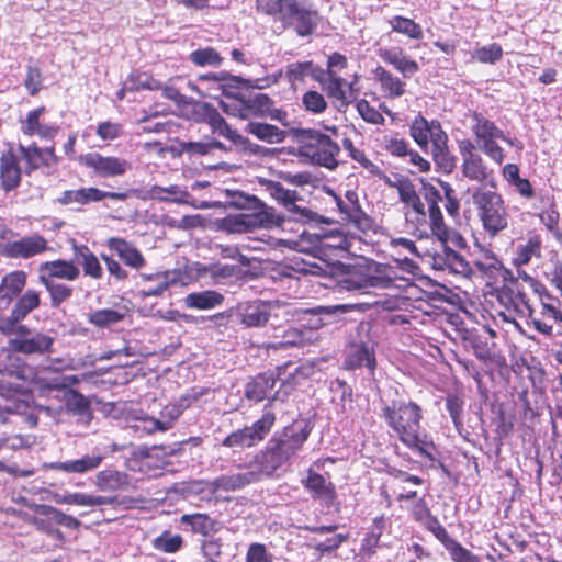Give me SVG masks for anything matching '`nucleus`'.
Segmentation results:
<instances>
[{
	"instance_id": "obj_22",
	"label": "nucleus",
	"mask_w": 562,
	"mask_h": 562,
	"mask_svg": "<svg viewBox=\"0 0 562 562\" xmlns=\"http://www.w3.org/2000/svg\"><path fill=\"white\" fill-rule=\"evenodd\" d=\"M46 112L45 106H40L30 111L25 120L21 121V131L29 136L37 135L43 139H53L58 131V125L44 124L41 116Z\"/></svg>"
},
{
	"instance_id": "obj_34",
	"label": "nucleus",
	"mask_w": 562,
	"mask_h": 562,
	"mask_svg": "<svg viewBox=\"0 0 562 562\" xmlns=\"http://www.w3.org/2000/svg\"><path fill=\"white\" fill-rule=\"evenodd\" d=\"M130 485V475L114 469H105L95 475V486L101 492H116L126 490Z\"/></svg>"
},
{
	"instance_id": "obj_49",
	"label": "nucleus",
	"mask_w": 562,
	"mask_h": 562,
	"mask_svg": "<svg viewBox=\"0 0 562 562\" xmlns=\"http://www.w3.org/2000/svg\"><path fill=\"white\" fill-rule=\"evenodd\" d=\"M345 367L348 369L367 367L372 371L375 368V359L367 347L360 346L349 352L345 360Z\"/></svg>"
},
{
	"instance_id": "obj_24",
	"label": "nucleus",
	"mask_w": 562,
	"mask_h": 562,
	"mask_svg": "<svg viewBox=\"0 0 562 562\" xmlns=\"http://www.w3.org/2000/svg\"><path fill=\"white\" fill-rule=\"evenodd\" d=\"M278 371L277 375L273 372H265L252 378L245 385V397L254 402L267 398L281 375V368H278Z\"/></svg>"
},
{
	"instance_id": "obj_29",
	"label": "nucleus",
	"mask_w": 562,
	"mask_h": 562,
	"mask_svg": "<svg viewBox=\"0 0 562 562\" xmlns=\"http://www.w3.org/2000/svg\"><path fill=\"white\" fill-rule=\"evenodd\" d=\"M201 83L211 82L215 90L221 91L228 98H236V91L246 80L238 76H233L226 71L211 72L199 77Z\"/></svg>"
},
{
	"instance_id": "obj_43",
	"label": "nucleus",
	"mask_w": 562,
	"mask_h": 562,
	"mask_svg": "<svg viewBox=\"0 0 562 562\" xmlns=\"http://www.w3.org/2000/svg\"><path fill=\"white\" fill-rule=\"evenodd\" d=\"M374 78L380 82L382 90L391 98L404 94V82L389 70L379 66L373 70Z\"/></svg>"
},
{
	"instance_id": "obj_23",
	"label": "nucleus",
	"mask_w": 562,
	"mask_h": 562,
	"mask_svg": "<svg viewBox=\"0 0 562 562\" xmlns=\"http://www.w3.org/2000/svg\"><path fill=\"white\" fill-rule=\"evenodd\" d=\"M392 280L379 276H369L362 271H353L339 280V286L346 291H360L368 288L386 289Z\"/></svg>"
},
{
	"instance_id": "obj_26",
	"label": "nucleus",
	"mask_w": 562,
	"mask_h": 562,
	"mask_svg": "<svg viewBox=\"0 0 562 562\" xmlns=\"http://www.w3.org/2000/svg\"><path fill=\"white\" fill-rule=\"evenodd\" d=\"M462 173L471 181L486 183L496 189V179L493 169H490L481 155L470 157L462 162Z\"/></svg>"
},
{
	"instance_id": "obj_55",
	"label": "nucleus",
	"mask_w": 562,
	"mask_h": 562,
	"mask_svg": "<svg viewBox=\"0 0 562 562\" xmlns=\"http://www.w3.org/2000/svg\"><path fill=\"white\" fill-rule=\"evenodd\" d=\"M266 189L271 198L281 204L284 209L291 204L293 199H299V193L296 191L284 188L278 181H267Z\"/></svg>"
},
{
	"instance_id": "obj_47",
	"label": "nucleus",
	"mask_w": 562,
	"mask_h": 562,
	"mask_svg": "<svg viewBox=\"0 0 562 562\" xmlns=\"http://www.w3.org/2000/svg\"><path fill=\"white\" fill-rule=\"evenodd\" d=\"M540 256L541 240L539 237L533 236L528 238L526 244H520L517 246L514 263L517 267L525 266L528 265L533 257L539 258Z\"/></svg>"
},
{
	"instance_id": "obj_59",
	"label": "nucleus",
	"mask_w": 562,
	"mask_h": 562,
	"mask_svg": "<svg viewBox=\"0 0 562 562\" xmlns=\"http://www.w3.org/2000/svg\"><path fill=\"white\" fill-rule=\"evenodd\" d=\"M503 57L502 46L497 43L480 47L474 50L473 58L483 64H495Z\"/></svg>"
},
{
	"instance_id": "obj_48",
	"label": "nucleus",
	"mask_w": 562,
	"mask_h": 562,
	"mask_svg": "<svg viewBox=\"0 0 562 562\" xmlns=\"http://www.w3.org/2000/svg\"><path fill=\"white\" fill-rule=\"evenodd\" d=\"M181 522L190 525L193 532L209 536L216 531V521L206 514H187L181 517Z\"/></svg>"
},
{
	"instance_id": "obj_18",
	"label": "nucleus",
	"mask_w": 562,
	"mask_h": 562,
	"mask_svg": "<svg viewBox=\"0 0 562 562\" xmlns=\"http://www.w3.org/2000/svg\"><path fill=\"white\" fill-rule=\"evenodd\" d=\"M79 276V267L72 260L45 261L38 267V279L75 281Z\"/></svg>"
},
{
	"instance_id": "obj_14",
	"label": "nucleus",
	"mask_w": 562,
	"mask_h": 562,
	"mask_svg": "<svg viewBox=\"0 0 562 562\" xmlns=\"http://www.w3.org/2000/svg\"><path fill=\"white\" fill-rule=\"evenodd\" d=\"M48 249L47 240L38 235L22 237L5 245V254L10 258H31Z\"/></svg>"
},
{
	"instance_id": "obj_37",
	"label": "nucleus",
	"mask_w": 562,
	"mask_h": 562,
	"mask_svg": "<svg viewBox=\"0 0 562 562\" xmlns=\"http://www.w3.org/2000/svg\"><path fill=\"white\" fill-rule=\"evenodd\" d=\"M151 199H156L162 202H173L177 204L194 205L191 201L192 196L190 193L178 184H171L168 187L153 186L149 190Z\"/></svg>"
},
{
	"instance_id": "obj_28",
	"label": "nucleus",
	"mask_w": 562,
	"mask_h": 562,
	"mask_svg": "<svg viewBox=\"0 0 562 562\" xmlns=\"http://www.w3.org/2000/svg\"><path fill=\"white\" fill-rule=\"evenodd\" d=\"M303 486L311 493L313 498L323 499L330 504L336 498L335 485L324 475L308 470L306 479L302 481Z\"/></svg>"
},
{
	"instance_id": "obj_2",
	"label": "nucleus",
	"mask_w": 562,
	"mask_h": 562,
	"mask_svg": "<svg viewBox=\"0 0 562 562\" xmlns=\"http://www.w3.org/2000/svg\"><path fill=\"white\" fill-rule=\"evenodd\" d=\"M311 431L312 426L306 419L294 420L273 435L266 449L256 456V464L266 476L272 475L302 449Z\"/></svg>"
},
{
	"instance_id": "obj_53",
	"label": "nucleus",
	"mask_w": 562,
	"mask_h": 562,
	"mask_svg": "<svg viewBox=\"0 0 562 562\" xmlns=\"http://www.w3.org/2000/svg\"><path fill=\"white\" fill-rule=\"evenodd\" d=\"M244 99L249 119L266 117V114L269 113V105H273V101L265 93H256Z\"/></svg>"
},
{
	"instance_id": "obj_40",
	"label": "nucleus",
	"mask_w": 562,
	"mask_h": 562,
	"mask_svg": "<svg viewBox=\"0 0 562 562\" xmlns=\"http://www.w3.org/2000/svg\"><path fill=\"white\" fill-rule=\"evenodd\" d=\"M224 296L214 290H205L188 294L184 299V305L194 310H211L221 305Z\"/></svg>"
},
{
	"instance_id": "obj_12",
	"label": "nucleus",
	"mask_w": 562,
	"mask_h": 562,
	"mask_svg": "<svg viewBox=\"0 0 562 562\" xmlns=\"http://www.w3.org/2000/svg\"><path fill=\"white\" fill-rule=\"evenodd\" d=\"M317 82L322 86L326 94L335 100L339 110L347 109L357 97V90L353 88L352 83H349L348 90H346L344 88L345 85H347L346 80L337 76V74L326 75L325 69H323V74L319 76Z\"/></svg>"
},
{
	"instance_id": "obj_44",
	"label": "nucleus",
	"mask_w": 562,
	"mask_h": 562,
	"mask_svg": "<svg viewBox=\"0 0 562 562\" xmlns=\"http://www.w3.org/2000/svg\"><path fill=\"white\" fill-rule=\"evenodd\" d=\"M67 411L79 416L85 423L91 420L90 402L76 390H69L65 396Z\"/></svg>"
},
{
	"instance_id": "obj_42",
	"label": "nucleus",
	"mask_w": 562,
	"mask_h": 562,
	"mask_svg": "<svg viewBox=\"0 0 562 562\" xmlns=\"http://www.w3.org/2000/svg\"><path fill=\"white\" fill-rule=\"evenodd\" d=\"M205 106L207 109V123L212 127L213 132L218 133L221 136H224L234 143L244 144L247 142L244 136L229 127L225 119L215 109L207 104Z\"/></svg>"
},
{
	"instance_id": "obj_57",
	"label": "nucleus",
	"mask_w": 562,
	"mask_h": 562,
	"mask_svg": "<svg viewBox=\"0 0 562 562\" xmlns=\"http://www.w3.org/2000/svg\"><path fill=\"white\" fill-rule=\"evenodd\" d=\"M189 59L198 66H220L223 61L220 53L213 47L196 49L190 54Z\"/></svg>"
},
{
	"instance_id": "obj_9",
	"label": "nucleus",
	"mask_w": 562,
	"mask_h": 562,
	"mask_svg": "<svg viewBox=\"0 0 562 562\" xmlns=\"http://www.w3.org/2000/svg\"><path fill=\"white\" fill-rule=\"evenodd\" d=\"M262 476H266V473L261 472V467L256 464L255 459L248 470L244 472L224 474L211 481L209 483V490L213 493L220 491L233 492L260 481Z\"/></svg>"
},
{
	"instance_id": "obj_19",
	"label": "nucleus",
	"mask_w": 562,
	"mask_h": 562,
	"mask_svg": "<svg viewBox=\"0 0 562 562\" xmlns=\"http://www.w3.org/2000/svg\"><path fill=\"white\" fill-rule=\"evenodd\" d=\"M426 200L428 202V213L430 221L431 233L441 241L447 243L450 236V231L443 222V216L438 205L441 200L440 192L432 186L427 189Z\"/></svg>"
},
{
	"instance_id": "obj_32",
	"label": "nucleus",
	"mask_w": 562,
	"mask_h": 562,
	"mask_svg": "<svg viewBox=\"0 0 562 562\" xmlns=\"http://www.w3.org/2000/svg\"><path fill=\"white\" fill-rule=\"evenodd\" d=\"M16 302L10 312L9 321L11 324L23 321L31 312L36 310L41 304L40 292L33 289L26 290L22 295L16 297Z\"/></svg>"
},
{
	"instance_id": "obj_17",
	"label": "nucleus",
	"mask_w": 562,
	"mask_h": 562,
	"mask_svg": "<svg viewBox=\"0 0 562 562\" xmlns=\"http://www.w3.org/2000/svg\"><path fill=\"white\" fill-rule=\"evenodd\" d=\"M236 315L244 326L260 327L269 321L270 306L260 300L240 303L236 308Z\"/></svg>"
},
{
	"instance_id": "obj_5",
	"label": "nucleus",
	"mask_w": 562,
	"mask_h": 562,
	"mask_svg": "<svg viewBox=\"0 0 562 562\" xmlns=\"http://www.w3.org/2000/svg\"><path fill=\"white\" fill-rule=\"evenodd\" d=\"M299 154L313 164L334 170L338 166L340 148L328 135L315 130H302Z\"/></svg>"
},
{
	"instance_id": "obj_52",
	"label": "nucleus",
	"mask_w": 562,
	"mask_h": 562,
	"mask_svg": "<svg viewBox=\"0 0 562 562\" xmlns=\"http://www.w3.org/2000/svg\"><path fill=\"white\" fill-rule=\"evenodd\" d=\"M390 24L392 30L396 33L404 34L413 40L423 38L424 33L422 26L408 18L395 15L390 20Z\"/></svg>"
},
{
	"instance_id": "obj_50",
	"label": "nucleus",
	"mask_w": 562,
	"mask_h": 562,
	"mask_svg": "<svg viewBox=\"0 0 562 562\" xmlns=\"http://www.w3.org/2000/svg\"><path fill=\"white\" fill-rule=\"evenodd\" d=\"M125 88L130 91L159 90L161 83L147 72L133 71L125 80Z\"/></svg>"
},
{
	"instance_id": "obj_56",
	"label": "nucleus",
	"mask_w": 562,
	"mask_h": 562,
	"mask_svg": "<svg viewBox=\"0 0 562 562\" xmlns=\"http://www.w3.org/2000/svg\"><path fill=\"white\" fill-rule=\"evenodd\" d=\"M182 543L183 539L180 535H171L169 531H164L153 540V547L165 553H175L179 551Z\"/></svg>"
},
{
	"instance_id": "obj_13",
	"label": "nucleus",
	"mask_w": 562,
	"mask_h": 562,
	"mask_svg": "<svg viewBox=\"0 0 562 562\" xmlns=\"http://www.w3.org/2000/svg\"><path fill=\"white\" fill-rule=\"evenodd\" d=\"M352 311H363L362 304H334V305H321L313 308L303 310L304 315L313 316L308 322V326L312 329H318L326 326L333 321L339 318L341 315Z\"/></svg>"
},
{
	"instance_id": "obj_25",
	"label": "nucleus",
	"mask_w": 562,
	"mask_h": 562,
	"mask_svg": "<svg viewBox=\"0 0 562 562\" xmlns=\"http://www.w3.org/2000/svg\"><path fill=\"white\" fill-rule=\"evenodd\" d=\"M308 0H256L257 11L282 22Z\"/></svg>"
},
{
	"instance_id": "obj_58",
	"label": "nucleus",
	"mask_w": 562,
	"mask_h": 562,
	"mask_svg": "<svg viewBox=\"0 0 562 562\" xmlns=\"http://www.w3.org/2000/svg\"><path fill=\"white\" fill-rule=\"evenodd\" d=\"M83 195V204H88L90 202H100L103 199H112L116 201H125L128 196V192H109L102 191L94 187L81 188Z\"/></svg>"
},
{
	"instance_id": "obj_31",
	"label": "nucleus",
	"mask_w": 562,
	"mask_h": 562,
	"mask_svg": "<svg viewBox=\"0 0 562 562\" xmlns=\"http://www.w3.org/2000/svg\"><path fill=\"white\" fill-rule=\"evenodd\" d=\"M0 395L7 398L3 406L12 415H20L24 417V422L29 427L34 428L38 424V416L34 413L32 401L29 396H13L9 397L3 391H0Z\"/></svg>"
},
{
	"instance_id": "obj_54",
	"label": "nucleus",
	"mask_w": 562,
	"mask_h": 562,
	"mask_svg": "<svg viewBox=\"0 0 562 562\" xmlns=\"http://www.w3.org/2000/svg\"><path fill=\"white\" fill-rule=\"evenodd\" d=\"M431 153L435 162L445 171L450 172L454 166L456 160L448 148V136L440 140L439 145L431 146Z\"/></svg>"
},
{
	"instance_id": "obj_6",
	"label": "nucleus",
	"mask_w": 562,
	"mask_h": 562,
	"mask_svg": "<svg viewBox=\"0 0 562 562\" xmlns=\"http://www.w3.org/2000/svg\"><path fill=\"white\" fill-rule=\"evenodd\" d=\"M276 422V416L271 412H266L260 419L256 420L251 426L229 434L222 442L224 447H252L262 441L271 430Z\"/></svg>"
},
{
	"instance_id": "obj_51",
	"label": "nucleus",
	"mask_w": 562,
	"mask_h": 562,
	"mask_svg": "<svg viewBox=\"0 0 562 562\" xmlns=\"http://www.w3.org/2000/svg\"><path fill=\"white\" fill-rule=\"evenodd\" d=\"M474 266L477 270L488 277H493L498 273L503 268L502 261L490 249L482 248L481 254L475 258Z\"/></svg>"
},
{
	"instance_id": "obj_36",
	"label": "nucleus",
	"mask_w": 562,
	"mask_h": 562,
	"mask_svg": "<svg viewBox=\"0 0 562 562\" xmlns=\"http://www.w3.org/2000/svg\"><path fill=\"white\" fill-rule=\"evenodd\" d=\"M74 257L77 266H81L83 273L92 279H101L102 267L97 256L85 245H74Z\"/></svg>"
},
{
	"instance_id": "obj_11",
	"label": "nucleus",
	"mask_w": 562,
	"mask_h": 562,
	"mask_svg": "<svg viewBox=\"0 0 562 562\" xmlns=\"http://www.w3.org/2000/svg\"><path fill=\"white\" fill-rule=\"evenodd\" d=\"M319 21L318 11L308 1L280 23L284 30L293 29L297 36L306 37L316 31Z\"/></svg>"
},
{
	"instance_id": "obj_46",
	"label": "nucleus",
	"mask_w": 562,
	"mask_h": 562,
	"mask_svg": "<svg viewBox=\"0 0 562 562\" xmlns=\"http://www.w3.org/2000/svg\"><path fill=\"white\" fill-rule=\"evenodd\" d=\"M38 281L48 292L52 307H59L72 295V288L66 283L53 279H38Z\"/></svg>"
},
{
	"instance_id": "obj_41",
	"label": "nucleus",
	"mask_w": 562,
	"mask_h": 562,
	"mask_svg": "<svg viewBox=\"0 0 562 562\" xmlns=\"http://www.w3.org/2000/svg\"><path fill=\"white\" fill-rule=\"evenodd\" d=\"M246 132L269 144H279L286 138L284 130L262 122H249L246 126Z\"/></svg>"
},
{
	"instance_id": "obj_8",
	"label": "nucleus",
	"mask_w": 562,
	"mask_h": 562,
	"mask_svg": "<svg viewBox=\"0 0 562 562\" xmlns=\"http://www.w3.org/2000/svg\"><path fill=\"white\" fill-rule=\"evenodd\" d=\"M79 162L94 171L100 177H120L132 168V164L116 156H102L99 153H88L79 157Z\"/></svg>"
},
{
	"instance_id": "obj_16",
	"label": "nucleus",
	"mask_w": 562,
	"mask_h": 562,
	"mask_svg": "<svg viewBox=\"0 0 562 562\" xmlns=\"http://www.w3.org/2000/svg\"><path fill=\"white\" fill-rule=\"evenodd\" d=\"M104 457L101 453L85 454L79 459L44 463V469L63 471L70 474H85L100 467Z\"/></svg>"
},
{
	"instance_id": "obj_38",
	"label": "nucleus",
	"mask_w": 562,
	"mask_h": 562,
	"mask_svg": "<svg viewBox=\"0 0 562 562\" xmlns=\"http://www.w3.org/2000/svg\"><path fill=\"white\" fill-rule=\"evenodd\" d=\"M128 313L130 308L125 305L114 308H101L90 313L88 315V322L95 327L104 328L122 322Z\"/></svg>"
},
{
	"instance_id": "obj_63",
	"label": "nucleus",
	"mask_w": 562,
	"mask_h": 562,
	"mask_svg": "<svg viewBox=\"0 0 562 562\" xmlns=\"http://www.w3.org/2000/svg\"><path fill=\"white\" fill-rule=\"evenodd\" d=\"M221 108L228 115L239 117L241 120H249L244 98L236 97L232 98L229 101H222Z\"/></svg>"
},
{
	"instance_id": "obj_62",
	"label": "nucleus",
	"mask_w": 562,
	"mask_h": 562,
	"mask_svg": "<svg viewBox=\"0 0 562 562\" xmlns=\"http://www.w3.org/2000/svg\"><path fill=\"white\" fill-rule=\"evenodd\" d=\"M302 103L306 111L315 114L324 112L327 108V102L323 94L314 90L304 93Z\"/></svg>"
},
{
	"instance_id": "obj_61",
	"label": "nucleus",
	"mask_w": 562,
	"mask_h": 562,
	"mask_svg": "<svg viewBox=\"0 0 562 562\" xmlns=\"http://www.w3.org/2000/svg\"><path fill=\"white\" fill-rule=\"evenodd\" d=\"M204 271L214 280L216 283H221L229 278L237 274L238 269L232 265H210L204 268Z\"/></svg>"
},
{
	"instance_id": "obj_30",
	"label": "nucleus",
	"mask_w": 562,
	"mask_h": 562,
	"mask_svg": "<svg viewBox=\"0 0 562 562\" xmlns=\"http://www.w3.org/2000/svg\"><path fill=\"white\" fill-rule=\"evenodd\" d=\"M379 56L402 72L405 78L412 77L419 70L418 64L405 56L398 47L380 49Z\"/></svg>"
},
{
	"instance_id": "obj_21",
	"label": "nucleus",
	"mask_w": 562,
	"mask_h": 562,
	"mask_svg": "<svg viewBox=\"0 0 562 562\" xmlns=\"http://www.w3.org/2000/svg\"><path fill=\"white\" fill-rule=\"evenodd\" d=\"M106 246L119 256L125 266L135 270H140L145 267L146 260L144 256L132 243L123 238L111 237L106 240Z\"/></svg>"
},
{
	"instance_id": "obj_45",
	"label": "nucleus",
	"mask_w": 562,
	"mask_h": 562,
	"mask_svg": "<svg viewBox=\"0 0 562 562\" xmlns=\"http://www.w3.org/2000/svg\"><path fill=\"white\" fill-rule=\"evenodd\" d=\"M341 213L346 214L347 220L351 222L355 227L363 233L372 229L373 221L359 207L358 204L338 203Z\"/></svg>"
},
{
	"instance_id": "obj_27",
	"label": "nucleus",
	"mask_w": 562,
	"mask_h": 562,
	"mask_svg": "<svg viewBox=\"0 0 562 562\" xmlns=\"http://www.w3.org/2000/svg\"><path fill=\"white\" fill-rule=\"evenodd\" d=\"M1 188L9 192L16 189L21 182V168L19 160L12 150L3 153L0 157Z\"/></svg>"
},
{
	"instance_id": "obj_4",
	"label": "nucleus",
	"mask_w": 562,
	"mask_h": 562,
	"mask_svg": "<svg viewBox=\"0 0 562 562\" xmlns=\"http://www.w3.org/2000/svg\"><path fill=\"white\" fill-rule=\"evenodd\" d=\"M472 202L483 229L490 237L497 236L508 227L509 214L505 201L495 189H488L485 186L474 187Z\"/></svg>"
},
{
	"instance_id": "obj_3",
	"label": "nucleus",
	"mask_w": 562,
	"mask_h": 562,
	"mask_svg": "<svg viewBox=\"0 0 562 562\" xmlns=\"http://www.w3.org/2000/svg\"><path fill=\"white\" fill-rule=\"evenodd\" d=\"M232 204L243 213L228 215L222 221V228L232 234H243L255 229H271L280 227L284 217L272 206L267 205L255 195L237 193Z\"/></svg>"
},
{
	"instance_id": "obj_35",
	"label": "nucleus",
	"mask_w": 562,
	"mask_h": 562,
	"mask_svg": "<svg viewBox=\"0 0 562 562\" xmlns=\"http://www.w3.org/2000/svg\"><path fill=\"white\" fill-rule=\"evenodd\" d=\"M27 274L23 270H14L3 276L0 282V299L7 303L16 299L26 285Z\"/></svg>"
},
{
	"instance_id": "obj_15",
	"label": "nucleus",
	"mask_w": 562,
	"mask_h": 562,
	"mask_svg": "<svg viewBox=\"0 0 562 562\" xmlns=\"http://www.w3.org/2000/svg\"><path fill=\"white\" fill-rule=\"evenodd\" d=\"M54 338L43 334L34 333L30 336L16 337L9 340V347L14 352L24 355H43L52 351Z\"/></svg>"
},
{
	"instance_id": "obj_7",
	"label": "nucleus",
	"mask_w": 562,
	"mask_h": 562,
	"mask_svg": "<svg viewBox=\"0 0 562 562\" xmlns=\"http://www.w3.org/2000/svg\"><path fill=\"white\" fill-rule=\"evenodd\" d=\"M420 525H423L441 542L449 552L453 562H481V559L477 555L450 537L445 527L439 522L438 518L432 514Z\"/></svg>"
},
{
	"instance_id": "obj_10",
	"label": "nucleus",
	"mask_w": 562,
	"mask_h": 562,
	"mask_svg": "<svg viewBox=\"0 0 562 562\" xmlns=\"http://www.w3.org/2000/svg\"><path fill=\"white\" fill-rule=\"evenodd\" d=\"M409 135L423 150L428 148L429 143L431 146L439 145L448 136L437 120L428 121L422 114L416 115L409 124Z\"/></svg>"
},
{
	"instance_id": "obj_33",
	"label": "nucleus",
	"mask_w": 562,
	"mask_h": 562,
	"mask_svg": "<svg viewBox=\"0 0 562 562\" xmlns=\"http://www.w3.org/2000/svg\"><path fill=\"white\" fill-rule=\"evenodd\" d=\"M470 117L472 121L471 130L477 143L492 138L506 139L505 133L482 113L474 111L470 114Z\"/></svg>"
},
{
	"instance_id": "obj_39",
	"label": "nucleus",
	"mask_w": 562,
	"mask_h": 562,
	"mask_svg": "<svg viewBox=\"0 0 562 562\" xmlns=\"http://www.w3.org/2000/svg\"><path fill=\"white\" fill-rule=\"evenodd\" d=\"M322 74L323 69L311 60L291 63L285 69V77L291 85L303 82L307 77L317 81Z\"/></svg>"
},
{
	"instance_id": "obj_20",
	"label": "nucleus",
	"mask_w": 562,
	"mask_h": 562,
	"mask_svg": "<svg viewBox=\"0 0 562 562\" xmlns=\"http://www.w3.org/2000/svg\"><path fill=\"white\" fill-rule=\"evenodd\" d=\"M434 267L456 274L468 276L472 272L470 263L459 252L442 243V249L434 256Z\"/></svg>"
},
{
	"instance_id": "obj_60",
	"label": "nucleus",
	"mask_w": 562,
	"mask_h": 562,
	"mask_svg": "<svg viewBox=\"0 0 562 562\" xmlns=\"http://www.w3.org/2000/svg\"><path fill=\"white\" fill-rule=\"evenodd\" d=\"M464 401L457 394H448L446 397V408L454 424V427L460 430L463 426L462 412Z\"/></svg>"
},
{
	"instance_id": "obj_64",
	"label": "nucleus",
	"mask_w": 562,
	"mask_h": 562,
	"mask_svg": "<svg viewBox=\"0 0 562 562\" xmlns=\"http://www.w3.org/2000/svg\"><path fill=\"white\" fill-rule=\"evenodd\" d=\"M559 301L553 299L549 293L541 295V314L544 317L552 318L557 323H562V312L559 308Z\"/></svg>"
},
{
	"instance_id": "obj_1",
	"label": "nucleus",
	"mask_w": 562,
	"mask_h": 562,
	"mask_svg": "<svg viewBox=\"0 0 562 562\" xmlns=\"http://www.w3.org/2000/svg\"><path fill=\"white\" fill-rule=\"evenodd\" d=\"M382 417L404 446L434 460L435 446L422 431L423 412L419 405L412 401L383 403Z\"/></svg>"
}]
</instances>
